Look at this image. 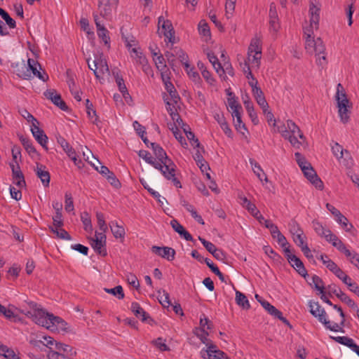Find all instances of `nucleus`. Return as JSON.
<instances>
[{
	"label": "nucleus",
	"instance_id": "412c9836",
	"mask_svg": "<svg viewBox=\"0 0 359 359\" xmlns=\"http://www.w3.org/2000/svg\"><path fill=\"white\" fill-rule=\"evenodd\" d=\"M162 30L163 35L168 39V41L174 43H175V30L173 29L171 22L168 20H163L162 24Z\"/></svg>",
	"mask_w": 359,
	"mask_h": 359
},
{
	"label": "nucleus",
	"instance_id": "cd10ccee",
	"mask_svg": "<svg viewBox=\"0 0 359 359\" xmlns=\"http://www.w3.org/2000/svg\"><path fill=\"white\" fill-rule=\"evenodd\" d=\"M55 348L59 351H62V353H65V355H69L70 358H74L76 355V350L67 344L55 342Z\"/></svg>",
	"mask_w": 359,
	"mask_h": 359
},
{
	"label": "nucleus",
	"instance_id": "7ed1b4c3",
	"mask_svg": "<svg viewBox=\"0 0 359 359\" xmlns=\"http://www.w3.org/2000/svg\"><path fill=\"white\" fill-rule=\"evenodd\" d=\"M287 124L288 128L287 140L294 147L299 149L305 142L306 137L299 128L292 120H287Z\"/></svg>",
	"mask_w": 359,
	"mask_h": 359
},
{
	"label": "nucleus",
	"instance_id": "13d9d810",
	"mask_svg": "<svg viewBox=\"0 0 359 359\" xmlns=\"http://www.w3.org/2000/svg\"><path fill=\"white\" fill-rule=\"evenodd\" d=\"M81 221L84 226V229L86 231H92L93 226L91 224V219L88 216L87 212H83L81 215Z\"/></svg>",
	"mask_w": 359,
	"mask_h": 359
},
{
	"label": "nucleus",
	"instance_id": "bf43d9fd",
	"mask_svg": "<svg viewBox=\"0 0 359 359\" xmlns=\"http://www.w3.org/2000/svg\"><path fill=\"white\" fill-rule=\"evenodd\" d=\"M332 152L334 155L337 158H342L344 155V152L346 154H348V151L347 150H344L342 147L339 145L338 143H335L334 146L332 147Z\"/></svg>",
	"mask_w": 359,
	"mask_h": 359
},
{
	"label": "nucleus",
	"instance_id": "f257e3e1",
	"mask_svg": "<svg viewBox=\"0 0 359 359\" xmlns=\"http://www.w3.org/2000/svg\"><path fill=\"white\" fill-rule=\"evenodd\" d=\"M340 88L343 89L341 83L337 85V92L336 94V100L337 102V107L339 109V115L341 121L343 123H347L349 120L350 111L348 108H350L349 101L346 97V95L344 93H340Z\"/></svg>",
	"mask_w": 359,
	"mask_h": 359
},
{
	"label": "nucleus",
	"instance_id": "8fccbe9b",
	"mask_svg": "<svg viewBox=\"0 0 359 359\" xmlns=\"http://www.w3.org/2000/svg\"><path fill=\"white\" fill-rule=\"evenodd\" d=\"M104 177L107 180L108 182L116 189H118L121 187V184L115 174L110 171Z\"/></svg>",
	"mask_w": 359,
	"mask_h": 359
},
{
	"label": "nucleus",
	"instance_id": "e2e57ef3",
	"mask_svg": "<svg viewBox=\"0 0 359 359\" xmlns=\"http://www.w3.org/2000/svg\"><path fill=\"white\" fill-rule=\"evenodd\" d=\"M65 210L72 212L74 210L73 198L70 193L65 194Z\"/></svg>",
	"mask_w": 359,
	"mask_h": 359
},
{
	"label": "nucleus",
	"instance_id": "c03bdc74",
	"mask_svg": "<svg viewBox=\"0 0 359 359\" xmlns=\"http://www.w3.org/2000/svg\"><path fill=\"white\" fill-rule=\"evenodd\" d=\"M86 112L90 118L95 117V120L93 121L94 124L97 125L98 116L96 114V111L93 108L92 102L88 99L86 100Z\"/></svg>",
	"mask_w": 359,
	"mask_h": 359
},
{
	"label": "nucleus",
	"instance_id": "6e6552de",
	"mask_svg": "<svg viewBox=\"0 0 359 359\" xmlns=\"http://www.w3.org/2000/svg\"><path fill=\"white\" fill-rule=\"evenodd\" d=\"M43 95L47 99L51 100V102L61 110L65 111H67L69 110L68 106L62 99L61 95L57 94L55 89L46 90Z\"/></svg>",
	"mask_w": 359,
	"mask_h": 359
},
{
	"label": "nucleus",
	"instance_id": "69168bd1",
	"mask_svg": "<svg viewBox=\"0 0 359 359\" xmlns=\"http://www.w3.org/2000/svg\"><path fill=\"white\" fill-rule=\"evenodd\" d=\"M186 71L187 72V74L193 80V81H194L195 83H199L200 81H201V79L199 76V74L197 72L194 71V67H189V68L186 69Z\"/></svg>",
	"mask_w": 359,
	"mask_h": 359
},
{
	"label": "nucleus",
	"instance_id": "1a4fd4ad",
	"mask_svg": "<svg viewBox=\"0 0 359 359\" xmlns=\"http://www.w3.org/2000/svg\"><path fill=\"white\" fill-rule=\"evenodd\" d=\"M306 168H304L302 172H304V176L306 177L310 182L315 186V187L319 190H322L323 189V182L318 177L316 172L313 168L311 164H308Z\"/></svg>",
	"mask_w": 359,
	"mask_h": 359
},
{
	"label": "nucleus",
	"instance_id": "09e8293b",
	"mask_svg": "<svg viewBox=\"0 0 359 359\" xmlns=\"http://www.w3.org/2000/svg\"><path fill=\"white\" fill-rule=\"evenodd\" d=\"M104 290L107 293L111 294L114 296H117L118 299H122L124 298L123 290L121 285L116 286L114 288L111 289L105 288Z\"/></svg>",
	"mask_w": 359,
	"mask_h": 359
},
{
	"label": "nucleus",
	"instance_id": "72a5a7b5",
	"mask_svg": "<svg viewBox=\"0 0 359 359\" xmlns=\"http://www.w3.org/2000/svg\"><path fill=\"white\" fill-rule=\"evenodd\" d=\"M236 302L244 309H249L250 305L247 297L240 291H236Z\"/></svg>",
	"mask_w": 359,
	"mask_h": 359
},
{
	"label": "nucleus",
	"instance_id": "a878e982",
	"mask_svg": "<svg viewBox=\"0 0 359 359\" xmlns=\"http://www.w3.org/2000/svg\"><path fill=\"white\" fill-rule=\"evenodd\" d=\"M28 67H26L24 65V67L27 69L25 72H24L22 75H20L24 79H29L32 77V73L34 74V69H36V65H38L41 68V65L34 59H28L27 61Z\"/></svg>",
	"mask_w": 359,
	"mask_h": 359
},
{
	"label": "nucleus",
	"instance_id": "20e7f679",
	"mask_svg": "<svg viewBox=\"0 0 359 359\" xmlns=\"http://www.w3.org/2000/svg\"><path fill=\"white\" fill-rule=\"evenodd\" d=\"M283 251L291 266L293 267L300 276L306 278V276H308L307 271L301 259L296 255H292L289 248H285L283 249Z\"/></svg>",
	"mask_w": 359,
	"mask_h": 359
},
{
	"label": "nucleus",
	"instance_id": "c85d7f7f",
	"mask_svg": "<svg viewBox=\"0 0 359 359\" xmlns=\"http://www.w3.org/2000/svg\"><path fill=\"white\" fill-rule=\"evenodd\" d=\"M0 359H20V358L7 346L0 345Z\"/></svg>",
	"mask_w": 359,
	"mask_h": 359
},
{
	"label": "nucleus",
	"instance_id": "4be33fe9",
	"mask_svg": "<svg viewBox=\"0 0 359 359\" xmlns=\"http://www.w3.org/2000/svg\"><path fill=\"white\" fill-rule=\"evenodd\" d=\"M337 222L341 226L345 231L350 233L353 236L356 235V229L354 228L351 223H349L348 219L341 214L336 218Z\"/></svg>",
	"mask_w": 359,
	"mask_h": 359
},
{
	"label": "nucleus",
	"instance_id": "2eb2a0df",
	"mask_svg": "<svg viewBox=\"0 0 359 359\" xmlns=\"http://www.w3.org/2000/svg\"><path fill=\"white\" fill-rule=\"evenodd\" d=\"M261 41L258 39H253L251 41V43L248 47V54L249 57H250L252 53H255L253 55L252 60L256 62L257 64L259 62V60L262 57V47L260 46Z\"/></svg>",
	"mask_w": 359,
	"mask_h": 359
},
{
	"label": "nucleus",
	"instance_id": "2f4dec72",
	"mask_svg": "<svg viewBox=\"0 0 359 359\" xmlns=\"http://www.w3.org/2000/svg\"><path fill=\"white\" fill-rule=\"evenodd\" d=\"M111 231L116 238H124L126 232L123 226L118 225L116 221H112L109 223Z\"/></svg>",
	"mask_w": 359,
	"mask_h": 359
},
{
	"label": "nucleus",
	"instance_id": "79ce46f5",
	"mask_svg": "<svg viewBox=\"0 0 359 359\" xmlns=\"http://www.w3.org/2000/svg\"><path fill=\"white\" fill-rule=\"evenodd\" d=\"M116 83L118 87V90L121 93H124L125 95H128V91L125 84L124 80L122 76L119 75L118 72L113 73Z\"/></svg>",
	"mask_w": 359,
	"mask_h": 359
},
{
	"label": "nucleus",
	"instance_id": "b1692460",
	"mask_svg": "<svg viewBox=\"0 0 359 359\" xmlns=\"http://www.w3.org/2000/svg\"><path fill=\"white\" fill-rule=\"evenodd\" d=\"M131 311L134 313V315L137 317H142V321L146 322L148 319H151L148 313H147L144 309L140 306V305L137 302H133L131 304Z\"/></svg>",
	"mask_w": 359,
	"mask_h": 359
},
{
	"label": "nucleus",
	"instance_id": "052dcab7",
	"mask_svg": "<svg viewBox=\"0 0 359 359\" xmlns=\"http://www.w3.org/2000/svg\"><path fill=\"white\" fill-rule=\"evenodd\" d=\"M228 95L229 96L228 97V104L231 109H235V108H241V105L238 104L236 100L235 95L231 92H228Z\"/></svg>",
	"mask_w": 359,
	"mask_h": 359
},
{
	"label": "nucleus",
	"instance_id": "423d86ee",
	"mask_svg": "<svg viewBox=\"0 0 359 359\" xmlns=\"http://www.w3.org/2000/svg\"><path fill=\"white\" fill-rule=\"evenodd\" d=\"M106 245V236L103 233H99L95 235V238H90V245L95 252L102 257L107 255Z\"/></svg>",
	"mask_w": 359,
	"mask_h": 359
},
{
	"label": "nucleus",
	"instance_id": "4c0bfd02",
	"mask_svg": "<svg viewBox=\"0 0 359 359\" xmlns=\"http://www.w3.org/2000/svg\"><path fill=\"white\" fill-rule=\"evenodd\" d=\"M133 126L135 130H136L137 133L140 136L144 143L147 145V147H149V141L147 138V137L144 136L145 132V128L142 126L138 121H135L133 122Z\"/></svg>",
	"mask_w": 359,
	"mask_h": 359
},
{
	"label": "nucleus",
	"instance_id": "58836bf2",
	"mask_svg": "<svg viewBox=\"0 0 359 359\" xmlns=\"http://www.w3.org/2000/svg\"><path fill=\"white\" fill-rule=\"evenodd\" d=\"M249 161H250V163L251 164V165L254 167L253 171H254V173L257 176V177L261 181H262V176H264V180L266 182H267L268 178H267L266 174L263 172V170L261 168V166L259 165V163L257 162H256L253 158H250Z\"/></svg>",
	"mask_w": 359,
	"mask_h": 359
},
{
	"label": "nucleus",
	"instance_id": "a211bd4d",
	"mask_svg": "<svg viewBox=\"0 0 359 359\" xmlns=\"http://www.w3.org/2000/svg\"><path fill=\"white\" fill-rule=\"evenodd\" d=\"M51 320V328L53 327H56L57 329L61 330L65 332H71L72 330L68 326V323L64 320L62 318L59 316H55L53 314L49 316Z\"/></svg>",
	"mask_w": 359,
	"mask_h": 359
},
{
	"label": "nucleus",
	"instance_id": "c756f323",
	"mask_svg": "<svg viewBox=\"0 0 359 359\" xmlns=\"http://www.w3.org/2000/svg\"><path fill=\"white\" fill-rule=\"evenodd\" d=\"M241 203L243 208L248 210V211L252 215L256 216V215L259 214V210L257 208L256 205L251 203L246 197L241 196Z\"/></svg>",
	"mask_w": 359,
	"mask_h": 359
},
{
	"label": "nucleus",
	"instance_id": "774afa93",
	"mask_svg": "<svg viewBox=\"0 0 359 359\" xmlns=\"http://www.w3.org/2000/svg\"><path fill=\"white\" fill-rule=\"evenodd\" d=\"M152 343L161 351H169V347L164 343L163 339L161 337H158L156 340L153 341Z\"/></svg>",
	"mask_w": 359,
	"mask_h": 359
},
{
	"label": "nucleus",
	"instance_id": "9d476101",
	"mask_svg": "<svg viewBox=\"0 0 359 359\" xmlns=\"http://www.w3.org/2000/svg\"><path fill=\"white\" fill-rule=\"evenodd\" d=\"M199 241L202 243L205 248L212 255V256L219 261L224 262L226 259V255L222 250L217 248V247L211 242L206 241L205 238L198 237Z\"/></svg>",
	"mask_w": 359,
	"mask_h": 359
},
{
	"label": "nucleus",
	"instance_id": "49530a36",
	"mask_svg": "<svg viewBox=\"0 0 359 359\" xmlns=\"http://www.w3.org/2000/svg\"><path fill=\"white\" fill-rule=\"evenodd\" d=\"M198 32L201 35H203V36L210 37V27L207 23V22L205 20H201L198 26Z\"/></svg>",
	"mask_w": 359,
	"mask_h": 359
},
{
	"label": "nucleus",
	"instance_id": "473e14b6",
	"mask_svg": "<svg viewBox=\"0 0 359 359\" xmlns=\"http://www.w3.org/2000/svg\"><path fill=\"white\" fill-rule=\"evenodd\" d=\"M255 299L258 302L261 304L263 308L272 316L276 313V312L278 310L275 306L271 305L269 302L264 299L261 296L256 294Z\"/></svg>",
	"mask_w": 359,
	"mask_h": 359
},
{
	"label": "nucleus",
	"instance_id": "aec40b11",
	"mask_svg": "<svg viewBox=\"0 0 359 359\" xmlns=\"http://www.w3.org/2000/svg\"><path fill=\"white\" fill-rule=\"evenodd\" d=\"M170 225L172 226V229L177 233H178L181 237H183L186 241H194L192 236L176 219H174L171 220Z\"/></svg>",
	"mask_w": 359,
	"mask_h": 359
},
{
	"label": "nucleus",
	"instance_id": "5701e85b",
	"mask_svg": "<svg viewBox=\"0 0 359 359\" xmlns=\"http://www.w3.org/2000/svg\"><path fill=\"white\" fill-rule=\"evenodd\" d=\"M215 119L217 121V123L219 124L221 128L223 130L224 133L229 137L232 138L233 137V132L229 128V126L226 121L225 117L222 114H215L214 116Z\"/></svg>",
	"mask_w": 359,
	"mask_h": 359
},
{
	"label": "nucleus",
	"instance_id": "f704fd0d",
	"mask_svg": "<svg viewBox=\"0 0 359 359\" xmlns=\"http://www.w3.org/2000/svg\"><path fill=\"white\" fill-rule=\"evenodd\" d=\"M19 139L25 149L29 155L38 154L35 147L33 146L32 141L28 137H25L22 135H20L19 136Z\"/></svg>",
	"mask_w": 359,
	"mask_h": 359
},
{
	"label": "nucleus",
	"instance_id": "bb28decb",
	"mask_svg": "<svg viewBox=\"0 0 359 359\" xmlns=\"http://www.w3.org/2000/svg\"><path fill=\"white\" fill-rule=\"evenodd\" d=\"M252 93L257 104L260 106L263 111H265L266 108H269V104L261 88H255Z\"/></svg>",
	"mask_w": 359,
	"mask_h": 359
},
{
	"label": "nucleus",
	"instance_id": "0e129e2a",
	"mask_svg": "<svg viewBox=\"0 0 359 359\" xmlns=\"http://www.w3.org/2000/svg\"><path fill=\"white\" fill-rule=\"evenodd\" d=\"M154 61L155 62L156 68L158 70L165 69L166 65L163 55L159 54V55H158L156 57H154Z\"/></svg>",
	"mask_w": 359,
	"mask_h": 359
},
{
	"label": "nucleus",
	"instance_id": "603ef678",
	"mask_svg": "<svg viewBox=\"0 0 359 359\" xmlns=\"http://www.w3.org/2000/svg\"><path fill=\"white\" fill-rule=\"evenodd\" d=\"M237 0H226L225 4L226 16L229 19L232 16L235 10V6Z\"/></svg>",
	"mask_w": 359,
	"mask_h": 359
},
{
	"label": "nucleus",
	"instance_id": "ea45409f",
	"mask_svg": "<svg viewBox=\"0 0 359 359\" xmlns=\"http://www.w3.org/2000/svg\"><path fill=\"white\" fill-rule=\"evenodd\" d=\"M165 88L170 96V99L175 104H177L180 100V97L176 90L174 85L172 83H165Z\"/></svg>",
	"mask_w": 359,
	"mask_h": 359
},
{
	"label": "nucleus",
	"instance_id": "0eeeda50",
	"mask_svg": "<svg viewBox=\"0 0 359 359\" xmlns=\"http://www.w3.org/2000/svg\"><path fill=\"white\" fill-rule=\"evenodd\" d=\"M327 288L330 295H331V294L336 295L337 298H339L342 302L347 304L350 308L356 307V304L348 295H346V294L341 291L340 288L337 287L336 285H329Z\"/></svg>",
	"mask_w": 359,
	"mask_h": 359
},
{
	"label": "nucleus",
	"instance_id": "39448f33",
	"mask_svg": "<svg viewBox=\"0 0 359 359\" xmlns=\"http://www.w3.org/2000/svg\"><path fill=\"white\" fill-rule=\"evenodd\" d=\"M52 313H49L46 312L43 309H39L34 311L32 314V312L29 311L26 313V316H31L32 318L33 321H34L36 324L42 325L43 327H46L47 329H51V320L49 316H51Z\"/></svg>",
	"mask_w": 359,
	"mask_h": 359
},
{
	"label": "nucleus",
	"instance_id": "de8ad7c7",
	"mask_svg": "<svg viewBox=\"0 0 359 359\" xmlns=\"http://www.w3.org/2000/svg\"><path fill=\"white\" fill-rule=\"evenodd\" d=\"M203 318L201 317L200 318V332L205 333L206 335H208V332L205 330V326L207 325L208 330H211L213 327V324L208 318L205 317L204 314H203Z\"/></svg>",
	"mask_w": 359,
	"mask_h": 359
},
{
	"label": "nucleus",
	"instance_id": "37998d69",
	"mask_svg": "<svg viewBox=\"0 0 359 359\" xmlns=\"http://www.w3.org/2000/svg\"><path fill=\"white\" fill-rule=\"evenodd\" d=\"M174 52L175 53V57H177L180 60L181 62L184 66L185 69L189 68L187 54L182 49L177 48H175Z\"/></svg>",
	"mask_w": 359,
	"mask_h": 359
},
{
	"label": "nucleus",
	"instance_id": "4468645a",
	"mask_svg": "<svg viewBox=\"0 0 359 359\" xmlns=\"http://www.w3.org/2000/svg\"><path fill=\"white\" fill-rule=\"evenodd\" d=\"M31 131L38 143L40 144L46 150H48V137L45 134L44 131L36 126L35 123H33L31 128Z\"/></svg>",
	"mask_w": 359,
	"mask_h": 359
},
{
	"label": "nucleus",
	"instance_id": "6e6d98bb",
	"mask_svg": "<svg viewBox=\"0 0 359 359\" xmlns=\"http://www.w3.org/2000/svg\"><path fill=\"white\" fill-rule=\"evenodd\" d=\"M163 176L168 180H172V182H173V184L177 187V188H181L182 187V184H181V182L180 181L175 177V172H163Z\"/></svg>",
	"mask_w": 359,
	"mask_h": 359
},
{
	"label": "nucleus",
	"instance_id": "7c9ffc66",
	"mask_svg": "<svg viewBox=\"0 0 359 359\" xmlns=\"http://www.w3.org/2000/svg\"><path fill=\"white\" fill-rule=\"evenodd\" d=\"M138 156L142 158L147 163L153 165L155 168H161V163L156 161L151 155V154L146 150H140L138 152Z\"/></svg>",
	"mask_w": 359,
	"mask_h": 359
},
{
	"label": "nucleus",
	"instance_id": "680f3d73",
	"mask_svg": "<svg viewBox=\"0 0 359 359\" xmlns=\"http://www.w3.org/2000/svg\"><path fill=\"white\" fill-rule=\"evenodd\" d=\"M313 44L314 45V50L316 55H320L324 53L325 48L320 38H318L314 41Z\"/></svg>",
	"mask_w": 359,
	"mask_h": 359
},
{
	"label": "nucleus",
	"instance_id": "864d4df0",
	"mask_svg": "<svg viewBox=\"0 0 359 359\" xmlns=\"http://www.w3.org/2000/svg\"><path fill=\"white\" fill-rule=\"evenodd\" d=\"M96 217H97V225H98L100 231H102V233H104L107 230V226L104 221V214L102 212H97L96 213Z\"/></svg>",
	"mask_w": 359,
	"mask_h": 359
},
{
	"label": "nucleus",
	"instance_id": "5fc2aeb1",
	"mask_svg": "<svg viewBox=\"0 0 359 359\" xmlns=\"http://www.w3.org/2000/svg\"><path fill=\"white\" fill-rule=\"evenodd\" d=\"M312 224H313V228L315 231V232L320 237H322L323 235H325V233H326V231L327 229H326L323 226V224L319 222L317 220H313L312 222Z\"/></svg>",
	"mask_w": 359,
	"mask_h": 359
},
{
	"label": "nucleus",
	"instance_id": "a19ab883",
	"mask_svg": "<svg viewBox=\"0 0 359 359\" xmlns=\"http://www.w3.org/2000/svg\"><path fill=\"white\" fill-rule=\"evenodd\" d=\"M311 282H309V284L311 286H313L316 290L320 292H323L325 290V287L323 285V281L321 278H320L317 275H313L311 278Z\"/></svg>",
	"mask_w": 359,
	"mask_h": 359
},
{
	"label": "nucleus",
	"instance_id": "3c124183",
	"mask_svg": "<svg viewBox=\"0 0 359 359\" xmlns=\"http://www.w3.org/2000/svg\"><path fill=\"white\" fill-rule=\"evenodd\" d=\"M292 237L294 242L300 248L305 245L304 244V236H303V231H299L297 232L292 231Z\"/></svg>",
	"mask_w": 359,
	"mask_h": 359
},
{
	"label": "nucleus",
	"instance_id": "f3484780",
	"mask_svg": "<svg viewBox=\"0 0 359 359\" xmlns=\"http://www.w3.org/2000/svg\"><path fill=\"white\" fill-rule=\"evenodd\" d=\"M98 9L100 15L104 18H109L111 15L114 6L111 5L110 0H99Z\"/></svg>",
	"mask_w": 359,
	"mask_h": 359
},
{
	"label": "nucleus",
	"instance_id": "9b49d317",
	"mask_svg": "<svg viewBox=\"0 0 359 359\" xmlns=\"http://www.w3.org/2000/svg\"><path fill=\"white\" fill-rule=\"evenodd\" d=\"M93 18L97 27V33L98 37L102 40L105 46L109 48L110 37L109 36V31L104 27L103 25H101L100 22V18L97 14L93 13Z\"/></svg>",
	"mask_w": 359,
	"mask_h": 359
},
{
	"label": "nucleus",
	"instance_id": "f8f14e48",
	"mask_svg": "<svg viewBox=\"0 0 359 359\" xmlns=\"http://www.w3.org/2000/svg\"><path fill=\"white\" fill-rule=\"evenodd\" d=\"M151 252L168 261H172L175 259V250L170 247L154 245L151 248Z\"/></svg>",
	"mask_w": 359,
	"mask_h": 359
},
{
	"label": "nucleus",
	"instance_id": "e433bc0d",
	"mask_svg": "<svg viewBox=\"0 0 359 359\" xmlns=\"http://www.w3.org/2000/svg\"><path fill=\"white\" fill-rule=\"evenodd\" d=\"M149 144L151 145V147L154 151V155L158 160V161H162L163 158H166L167 154L159 144L154 142H151Z\"/></svg>",
	"mask_w": 359,
	"mask_h": 359
},
{
	"label": "nucleus",
	"instance_id": "6ab92c4d",
	"mask_svg": "<svg viewBox=\"0 0 359 359\" xmlns=\"http://www.w3.org/2000/svg\"><path fill=\"white\" fill-rule=\"evenodd\" d=\"M243 104L245 107L250 117L252 123L256 125L258 123L259 120L257 118V113L255 111L252 102L250 101L248 95L246 94L245 97H243Z\"/></svg>",
	"mask_w": 359,
	"mask_h": 359
},
{
	"label": "nucleus",
	"instance_id": "c9c22d12",
	"mask_svg": "<svg viewBox=\"0 0 359 359\" xmlns=\"http://www.w3.org/2000/svg\"><path fill=\"white\" fill-rule=\"evenodd\" d=\"M57 143L60 144L63 150L68 155L69 157H72V155L75 154V150L69 145L67 140L62 136H59L57 138Z\"/></svg>",
	"mask_w": 359,
	"mask_h": 359
},
{
	"label": "nucleus",
	"instance_id": "ddd939ff",
	"mask_svg": "<svg viewBox=\"0 0 359 359\" xmlns=\"http://www.w3.org/2000/svg\"><path fill=\"white\" fill-rule=\"evenodd\" d=\"M34 171L36 176L41 180L43 185L45 187H48L50 180V175L49 172L46 170V167L43 164L36 163Z\"/></svg>",
	"mask_w": 359,
	"mask_h": 359
},
{
	"label": "nucleus",
	"instance_id": "f03ea898",
	"mask_svg": "<svg viewBox=\"0 0 359 359\" xmlns=\"http://www.w3.org/2000/svg\"><path fill=\"white\" fill-rule=\"evenodd\" d=\"M310 313L318 320L322 323L327 330H339V327L337 325H332V322L327 319V313L325 310L321 307L318 302H309Z\"/></svg>",
	"mask_w": 359,
	"mask_h": 359
},
{
	"label": "nucleus",
	"instance_id": "a18cd8bd",
	"mask_svg": "<svg viewBox=\"0 0 359 359\" xmlns=\"http://www.w3.org/2000/svg\"><path fill=\"white\" fill-rule=\"evenodd\" d=\"M49 229L53 233H55L57 237L60 239H65V240H71L72 239V237L69 234V233L64 229H62L61 227L60 228H54L53 226H50Z\"/></svg>",
	"mask_w": 359,
	"mask_h": 359
},
{
	"label": "nucleus",
	"instance_id": "393cba45",
	"mask_svg": "<svg viewBox=\"0 0 359 359\" xmlns=\"http://www.w3.org/2000/svg\"><path fill=\"white\" fill-rule=\"evenodd\" d=\"M161 163V168H157L161 170V173L163 175V172H175L176 165L173 163V161L168 158L166 155V158H163L162 161H158Z\"/></svg>",
	"mask_w": 359,
	"mask_h": 359
},
{
	"label": "nucleus",
	"instance_id": "338daca9",
	"mask_svg": "<svg viewBox=\"0 0 359 359\" xmlns=\"http://www.w3.org/2000/svg\"><path fill=\"white\" fill-rule=\"evenodd\" d=\"M264 252L269 256L273 260H278L280 258V256L277 254L270 246L265 245L263 248Z\"/></svg>",
	"mask_w": 359,
	"mask_h": 359
},
{
	"label": "nucleus",
	"instance_id": "4d7b16f0",
	"mask_svg": "<svg viewBox=\"0 0 359 359\" xmlns=\"http://www.w3.org/2000/svg\"><path fill=\"white\" fill-rule=\"evenodd\" d=\"M1 17L5 20L6 23L10 28H15L16 27L15 21L11 18L9 14L5 11L0 13Z\"/></svg>",
	"mask_w": 359,
	"mask_h": 359
},
{
	"label": "nucleus",
	"instance_id": "dca6fc26",
	"mask_svg": "<svg viewBox=\"0 0 359 359\" xmlns=\"http://www.w3.org/2000/svg\"><path fill=\"white\" fill-rule=\"evenodd\" d=\"M16 166L13 163L10 164V166L12 170V176L14 180L13 182L15 184L16 186H18L20 188H22L26 186V182L25 180L24 175L22 172L20 170V168L18 163H16Z\"/></svg>",
	"mask_w": 359,
	"mask_h": 359
}]
</instances>
